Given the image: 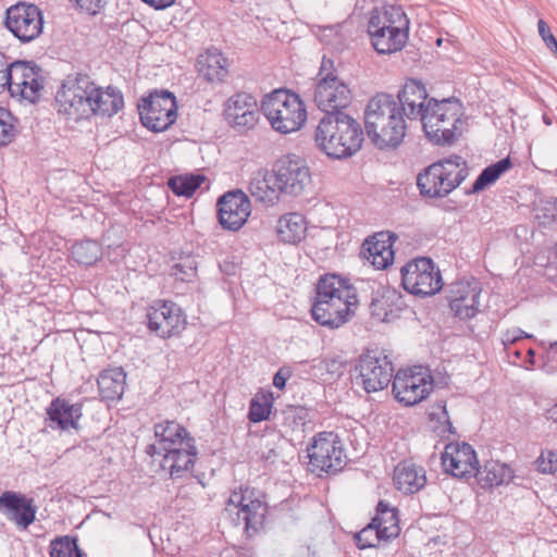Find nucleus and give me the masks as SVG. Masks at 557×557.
Listing matches in <instances>:
<instances>
[{
    "mask_svg": "<svg viewBox=\"0 0 557 557\" xmlns=\"http://www.w3.org/2000/svg\"><path fill=\"white\" fill-rule=\"evenodd\" d=\"M548 419H552L554 422H557V403L547 410Z\"/></svg>",
    "mask_w": 557,
    "mask_h": 557,
    "instance_id": "nucleus-56",
    "label": "nucleus"
},
{
    "mask_svg": "<svg viewBox=\"0 0 557 557\" xmlns=\"http://www.w3.org/2000/svg\"><path fill=\"white\" fill-rule=\"evenodd\" d=\"M396 239L397 235L393 232H377L363 242L360 256L376 270H385L394 262L393 244Z\"/></svg>",
    "mask_w": 557,
    "mask_h": 557,
    "instance_id": "nucleus-24",
    "label": "nucleus"
},
{
    "mask_svg": "<svg viewBox=\"0 0 557 557\" xmlns=\"http://www.w3.org/2000/svg\"><path fill=\"white\" fill-rule=\"evenodd\" d=\"M312 319L322 326L337 329L348 317V278L334 273L320 277L311 306Z\"/></svg>",
    "mask_w": 557,
    "mask_h": 557,
    "instance_id": "nucleus-6",
    "label": "nucleus"
},
{
    "mask_svg": "<svg viewBox=\"0 0 557 557\" xmlns=\"http://www.w3.org/2000/svg\"><path fill=\"white\" fill-rule=\"evenodd\" d=\"M556 55H557V53H556Z\"/></svg>",
    "mask_w": 557,
    "mask_h": 557,
    "instance_id": "nucleus-62",
    "label": "nucleus"
},
{
    "mask_svg": "<svg viewBox=\"0 0 557 557\" xmlns=\"http://www.w3.org/2000/svg\"><path fill=\"white\" fill-rule=\"evenodd\" d=\"M481 286L478 282H455L450 285L448 301L455 317L470 320L480 312Z\"/></svg>",
    "mask_w": 557,
    "mask_h": 557,
    "instance_id": "nucleus-23",
    "label": "nucleus"
},
{
    "mask_svg": "<svg viewBox=\"0 0 557 557\" xmlns=\"http://www.w3.org/2000/svg\"><path fill=\"white\" fill-rule=\"evenodd\" d=\"M352 290H354V287L350 284V296H349L350 307L357 304V298H356V295L352 293Z\"/></svg>",
    "mask_w": 557,
    "mask_h": 557,
    "instance_id": "nucleus-59",
    "label": "nucleus"
},
{
    "mask_svg": "<svg viewBox=\"0 0 557 557\" xmlns=\"http://www.w3.org/2000/svg\"><path fill=\"white\" fill-rule=\"evenodd\" d=\"M379 528L372 521L366 525L362 530L357 532L354 537L356 545L360 549L376 547L381 542H389L386 536H383L379 532Z\"/></svg>",
    "mask_w": 557,
    "mask_h": 557,
    "instance_id": "nucleus-42",
    "label": "nucleus"
},
{
    "mask_svg": "<svg viewBox=\"0 0 557 557\" xmlns=\"http://www.w3.org/2000/svg\"><path fill=\"white\" fill-rule=\"evenodd\" d=\"M10 70H7V67H2V64H0V94L7 88V85L10 83Z\"/></svg>",
    "mask_w": 557,
    "mask_h": 557,
    "instance_id": "nucleus-53",
    "label": "nucleus"
},
{
    "mask_svg": "<svg viewBox=\"0 0 557 557\" xmlns=\"http://www.w3.org/2000/svg\"><path fill=\"white\" fill-rule=\"evenodd\" d=\"M196 66L199 75L210 83H222L228 74L227 59L215 48L199 54Z\"/></svg>",
    "mask_w": 557,
    "mask_h": 557,
    "instance_id": "nucleus-29",
    "label": "nucleus"
},
{
    "mask_svg": "<svg viewBox=\"0 0 557 557\" xmlns=\"http://www.w3.org/2000/svg\"><path fill=\"white\" fill-rule=\"evenodd\" d=\"M469 168L462 157L451 154L428 165L417 176V186L424 198L448 196L468 177Z\"/></svg>",
    "mask_w": 557,
    "mask_h": 557,
    "instance_id": "nucleus-7",
    "label": "nucleus"
},
{
    "mask_svg": "<svg viewBox=\"0 0 557 557\" xmlns=\"http://www.w3.org/2000/svg\"><path fill=\"white\" fill-rule=\"evenodd\" d=\"M521 351L518 349H510V354L508 355V358H510V362L517 363L520 359Z\"/></svg>",
    "mask_w": 557,
    "mask_h": 557,
    "instance_id": "nucleus-55",
    "label": "nucleus"
},
{
    "mask_svg": "<svg viewBox=\"0 0 557 557\" xmlns=\"http://www.w3.org/2000/svg\"><path fill=\"white\" fill-rule=\"evenodd\" d=\"M154 443L146 453L160 462L171 479L184 478L195 466L198 450L195 438L180 423L163 421L154 425Z\"/></svg>",
    "mask_w": 557,
    "mask_h": 557,
    "instance_id": "nucleus-2",
    "label": "nucleus"
},
{
    "mask_svg": "<svg viewBox=\"0 0 557 557\" xmlns=\"http://www.w3.org/2000/svg\"><path fill=\"white\" fill-rule=\"evenodd\" d=\"M250 212V200L242 190L228 191L218 201L219 222L225 230H239L246 223Z\"/></svg>",
    "mask_w": 557,
    "mask_h": 557,
    "instance_id": "nucleus-22",
    "label": "nucleus"
},
{
    "mask_svg": "<svg viewBox=\"0 0 557 557\" xmlns=\"http://www.w3.org/2000/svg\"><path fill=\"white\" fill-rule=\"evenodd\" d=\"M99 394L104 400H117L126 386V373L122 368L103 370L97 379Z\"/></svg>",
    "mask_w": 557,
    "mask_h": 557,
    "instance_id": "nucleus-32",
    "label": "nucleus"
},
{
    "mask_svg": "<svg viewBox=\"0 0 557 557\" xmlns=\"http://www.w3.org/2000/svg\"><path fill=\"white\" fill-rule=\"evenodd\" d=\"M433 387V376L429 369L416 366L394 374L392 392L400 404L413 406L425 399Z\"/></svg>",
    "mask_w": 557,
    "mask_h": 557,
    "instance_id": "nucleus-14",
    "label": "nucleus"
},
{
    "mask_svg": "<svg viewBox=\"0 0 557 557\" xmlns=\"http://www.w3.org/2000/svg\"><path fill=\"white\" fill-rule=\"evenodd\" d=\"M71 253L75 262L82 265H92L102 256L100 244L92 239L76 242L71 249Z\"/></svg>",
    "mask_w": 557,
    "mask_h": 557,
    "instance_id": "nucleus-37",
    "label": "nucleus"
},
{
    "mask_svg": "<svg viewBox=\"0 0 557 557\" xmlns=\"http://www.w3.org/2000/svg\"><path fill=\"white\" fill-rule=\"evenodd\" d=\"M356 369L359 371L357 383L367 393L387 387L395 372L391 355L382 348L367 349L360 356Z\"/></svg>",
    "mask_w": 557,
    "mask_h": 557,
    "instance_id": "nucleus-12",
    "label": "nucleus"
},
{
    "mask_svg": "<svg viewBox=\"0 0 557 557\" xmlns=\"http://www.w3.org/2000/svg\"><path fill=\"white\" fill-rule=\"evenodd\" d=\"M272 394L259 393L251 400L249 405L248 419L250 422L258 423L269 419L272 408Z\"/></svg>",
    "mask_w": 557,
    "mask_h": 557,
    "instance_id": "nucleus-40",
    "label": "nucleus"
},
{
    "mask_svg": "<svg viewBox=\"0 0 557 557\" xmlns=\"http://www.w3.org/2000/svg\"><path fill=\"white\" fill-rule=\"evenodd\" d=\"M88 90L92 115L112 116L124 106L122 94L111 86L102 88L91 81V86Z\"/></svg>",
    "mask_w": 557,
    "mask_h": 557,
    "instance_id": "nucleus-27",
    "label": "nucleus"
},
{
    "mask_svg": "<svg viewBox=\"0 0 557 557\" xmlns=\"http://www.w3.org/2000/svg\"><path fill=\"white\" fill-rule=\"evenodd\" d=\"M17 134V119L0 107V148L10 145Z\"/></svg>",
    "mask_w": 557,
    "mask_h": 557,
    "instance_id": "nucleus-43",
    "label": "nucleus"
},
{
    "mask_svg": "<svg viewBox=\"0 0 557 557\" xmlns=\"http://www.w3.org/2000/svg\"><path fill=\"white\" fill-rule=\"evenodd\" d=\"M260 110L272 129L282 135L299 131L307 121L305 103L296 92L287 89H275L265 95Z\"/></svg>",
    "mask_w": 557,
    "mask_h": 557,
    "instance_id": "nucleus-8",
    "label": "nucleus"
},
{
    "mask_svg": "<svg viewBox=\"0 0 557 557\" xmlns=\"http://www.w3.org/2000/svg\"><path fill=\"white\" fill-rule=\"evenodd\" d=\"M284 440L280 435L265 436L262 438L261 457L269 463H275L282 457Z\"/></svg>",
    "mask_w": 557,
    "mask_h": 557,
    "instance_id": "nucleus-44",
    "label": "nucleus"
},
{
    "mask_svg": "<svg viewBox=\"0 0 557 557\" xmlns=\"http://www.w3.org/2000/svg\"><path fill=\"white\" fill-rule=\"evenodd\" d=\"M372 314L380 320L388 322L398 315L405 307L403 296L396 290H387L381 298L371 304Z\"/></svg>",
    "mask_w": 557,
    "mask_h": 557,
    "instance_id": "nucleus-36",
    "label": "nucleus"
},
{
    "mask_svg": "<svg viewBox=\"0 0 557 557\" xmlns=\"http://www.w3.org/2000/svg\"><path fill=\"white\" fill-rule=\"evenodd\" d=\"M401 285L408 293L429 297L443 287L440 269L428 257H418L408 261L401 269Z\"/></svg>",
    "mask_w": 557,
    "mask_h": 557,
    "instance_id": "nucleus-11",
    "label": "nucleus"
},
{
    "mask_svg": "<svg viewBox=\"0 0 557 557\" xmlns=\"http://www.w3.org/2000/svg\"><path fill=\"white\" fill-rule=\"evenodd\" d=\"M364 143V132L360 123L350 117V157L358 152Z\"/></svg>",
    "mask_w": 557,
    "mask_h": 557,
    "instance_id": "nucleus-48",
    "label": "nucleus"
},
{
    "mask_svg": "<svg viewBox=\"0 0 557 557\" xmlns=\"http://www.w3.org/2000/svg\"><path fill=\"white\" fill-rule=\"evenodd\" d=\"M529 337H531V335L527 334L525 332H523L520 329H512V330H508L507 332H505L502 337V343L504 345V348H505L507 355L510 354V349L513 344H516L519 339L529 338Z\"/></svg>",
    "mask_w": 557,
    "mask_h": 557,
    "instance_id": "nucleus-50",
    "label": "nucleus"
},
{
    "mask_svg": "<svg viewBox=\"0 0 557 557\" xmlns=\"http://www.w3.org/2000/svg\"><path fill=\"white\" fill-rule=\"evenodd\" d=\"M4 25L21 42H30L42 33V12L36 4L17 2L7 9Z\"/></svg>",
    "mask_w": 557,
    "mask_h": 557,
    "instance_id": "nucleus-16",
    "label": "nucleus"
},
{
    "mask_svg": "<svg viewBox=\"0 0 557 557\" xmlns=\"http://www.w3.org/2000/svg\"><path fill=\"white\" fill-rule=\"evenodd\" d=\"M91 79L86 74L69 75L55 95V107L66 119L78 122L92 115L89 102Z\"/></svg>",
    "mask_w": 557,
    "mask_h": 557,
    "instance_id": "nucleus-10",
    "label": "nucleus"
},
{
    "mask_svg": "<svg viewBox=\"0 0 557 557\" xmlns=\"http://www.w3.org/2000/svg\"><path fill=\"white\" fill-rule=\"evenodd\" d=\"M308 457L310 470L318 476L322 473L336 474L347 465L345 449L333 432L320 433L314 437L308 448Z\"/></svg>",
    "mask_w": 557,
    "mask_h": 557,
    "instance_id": "nucleus-13",
    "label": "nucleus"
},
{
    "mask_svg": "<svg viewBox=\"0 0 557 557\" xmlns=\"http://www.w3.org/2000/svg\"><path fill=\"white\" fill-rule=\"evenodd\" d=\"M409 26L410 21L401 7L385 5L370 12L367 33L379 54H392L406 46Z\"/></svg>",
    "mask_w": 557,
    "mask_h": 557,
    "instance_id": "nucleus-5",
    "label": "nucleus"
},
{
    "mask_svg": "<svg viewBox=\"0 0 557 557\" xmlns=\"http://www.w3.org/2000/svg\"><path fill=\"white\" fill-rule=\"evenodd\" d=\"M534 463L539 472L554 473L557 471V455L553 451L542 453Z\"/></svg>",
    "mask_w": 557,
    "mask_h": 557,
    "instance_id": "nucleus-47",
    "label": "nucleus"
},
{
    "mask_svg": "<svg viewBox=\"0 0 557 557\" xmlns=\"http://www.w3.org/2000/svg\"><path fill=\"white\" fill-rule=\"evenodd\" d=\"M379 528L380 534L386 536L388 541L395 539L400 533L399 518L396 508L389 506L385 500H380L376 506L374 517L371 519Z\"/></svg>",
    "mask_w": 557,
    "mask_h": 557,
    "instance_id": "nucleus-35",
    "label": "nucleus"
},
{
    "mask_svg": "<svg viewBox=\"0 0 557 557\" xmlns=\"http://www.w3.org/2000/svg\"><path fill=\"white\" fill-rule=\"evenodd\" d=\"M528 356H529V363L530 364H533L534 363V356H535V352L532 348H530L528 350Z\"/></svg>",
    "mask_w": 557,
    "mask_h": 557,
    "instance_id": "nucleus-60",
    "label": "nucleus"
},
{
    "mask_svg": "<svg viewBox=\"0 0 557 557\" xmlns=\"http://www.w3.org/2000/svg\"><path fill=\"white\" fill-rule=\"evenodd\" d=\"M148 327L160 337L180 334L186 324L182 309L173 301L159 300L147 311Z\"/></svg>",
    "mask_w": 557,
    "mask_h": 557,
    "instance_id": "nucleus-19",
    "label": "nucleus"
},
{
    "mask_svg": "<svg viewBox=\"0 0 557 557\" xmlns=\"http://www.w3.org/2000/svg\"><path fill=\"white\" fill-rule=\"evenodd\" d=\"M283 425L290 430L304 426L308 420V411L300 406H288L282 412Z\"/></svg>",
    "mask_w": 557,
    "mask_h": 557,
    "instance_id": "nucleus-46",
    "label": "nucleus"
},
{
    "mask_svg": "<svg viewBox=\"0 0 557 557\" xmlns=\"http://www.w3.org/2000/svg\"><path fill=\"white\" fill-rule=\"evenodd\" d=\"M10 83L7 85L10 94L34 103L41 95L45 84L42 70L32 62H14L10 67Z\"/></svg>",
    "mask_w": 557,
    "mask_h": 557,
    "instance_id": "nucleus-18",
    "label": "nucleus"
},
{
    "mask_svg": "<svg viewBox=\"0 0 557 557\" xmlns=\"http://www.w3.org/2000/svg\"><path fill=\"white\" fill-rule=\"evenodd\" d=\"M10 70H7V67H2V64H0V94L7 88V85L10 83Z\"/></svg>",
    "mask_w": 557,
    "mask_h": 557,
    "instance_id": "nucleus-54",
    "label": "nucleus"
},
{
    "mask_svg": "<svg viewBox=\"0 0 557 557\" xmlns=\"http://www.w3.org/2000/svg\"><path fill=\"white\" fill-rule=\"evenodd\" d=\"M51 557H83L84 554L77 545L76 539L63 536L55 539L50 544Z\"/></svg>",
    "mask_w": 557,
    "mask_h": 557,
    "instance_id": "nucleus-41",
    "label": "nucleus"
},
{
    "mask_svg": "<svg viewBox=\"0 0 557 557\" xmlns=\"http://www.w3.org/2000/svg\"><path fill=\"white\" fill-rule=\"evenodd\" d=\"M443 413V416L448 419V412H447V409H446V401L445 400H440L436 403L435 405Z\"/></svg>",
    "mask_w": 557,
    "mask_h": 557,
    "instance_id": "nucleus-57",
    "label": "nucleus"
},
{
    "mask_svg": "<svg viewBox=\"0 0 557 557\" xmlns=\"http://www.w3.org/2000/svg\"><path fill=\"white\" fill-rule=\"evenodd\" d=\"M145 3L154 8L156 10H163L171 7L175 0H143Z\"/></svg>",
    "mask_w": 557,
    "mask_h": 557,
    "instance_id": "nucleus-52",
    "label": "nucleus"
},
{
    "mask_svg": "<svg viewBox=\"0 0 557 557\" xmlns=\"http://www.w3.org/2000/svg\"><path fill=\"white\" fill-rule=\"evenodd\" d=\"M276 232L282 242L297 244L306 236V219L297 212L286 213L278 219Z\"/></svg>",
    "mask_w": 557,
    "mask_h": 557,
    "instance_id": "nucleus-34",
    "label": "nucleus"
},
{
    "mask_svg": "<svg viewBox=\"0 0 557 557\" xmlns=\"http://www.w3.org/2000/svg\"><path fill=\"white\" fill-rule=\"evenodd\" d=\"M0 511L18 528L27 529L36 519L37 507L33 498L7 491L0 495Z\"/></svg>",
    "mask_w": 557,
    "mask_h": 557,
    "instance_id": "nucleus-25",
    "label": "nucleus"
},
{
    "mask_svg": "<svg viewBox=\"0 0 557 557\" xmlns=\"http://www.w3.org/2000/svg\"><path fill=\"white\" fill-rule=\"evenodd\" d=\"M396 103L403 108V114L408 120H421L426 108L428 92L423 84L416 79H408L395 97Z\"/></svg>",
    "mask_w": 557,
    "mask_h": 557,
    "instance_id": "nucleus-26",
    "label": "nucleus"
},
{
    "mask_svg": "<svg viewBox=\"0 0 557 557\" xmlns=\"http://www.w3.org/2000/svg\"><path fill=\"white\" fill-rule=\"evenodd\" d=\"M313 101L325 112L314 133L317 146L330 159L348 158V84L331 58L323 57L314 77Z\"/></svg>",
    "mask_w": 557,
    "mask_h": 557,
    "instance_id": "nucleus-1",
    "label": "nucleus"
},
{
    "mask_svg": "<svg viewBox=\"0 0 557 557\" xmlns=\"http://www.w3.org/2000/svg\"><path fill=\"white\" fill-rule=\"evenodd\" d=\"M473 478H476L478 484L482 488L490 490L494 486L508 484L513 478V471L506 463L488 460L482 468L478 466V473Z\"/></svg>",
    "mask_w": 557,
    "mask_h": 557,
    "instance_id": "nucleus-31",
    "label": "nucleus"
},
{
    "mask_svg": "<svg viewBox=\"0 0 557 557\" xmlns=\"http://www.w3.org/2000/svg\"><path fill=\"white\" fill-rule=\"evenodd\" d=\"M225 512L235 525L244 524L247 536L252 537L263 525L267 506L255 488L240 486L231 492Z\"/></svg>",
    "mask_w": 557,
    "mask_h": 557,
    "instance_id": "nucleus-9",
    "label": "nucleus"
},
{
    "mask_svg": "<svg viewBox=\"0 0 557 557\" xmlns=\"http://www.w3.org/2000/svg\"><path fill=\"white\" fill-rule=\"evenodd\" d=\"M539 35L542 40L545 42L546 47L554 53H557V40L555 36L552 34L549 26L544 20H539L537 22Z\"/></svg>",
    "mask_w": 557,
    "mask_h": 557,
    "instance_id": "nucleus-49",
    "label": "nucleus"
},
{
    "mask_svg": "<svg viewBox=\"0 0 557 557\" xmlns=\"http://www.w3.org/2000/svg\"><path fill=\"white\" fill-rule=\"evenodd\" d=\"M406 117L395 96L377 92L369 100L363 112L370 143L381 151L397 150L407 135Z\"/></svg>",
    "mask_w": 557,
    "mask_h": 557,
    "instance_id": "nucleus-3",
    "label": "nucleus"
},
{
    "mask_svg": "<svg viewBox=\"0 0 557 557\" xmlns=\"http://www.w3.org/2000/svg\"><path fill=\"white\" fill-rule=\"evenodd\" d=\"M393 480L398 491L413 494L425 486L426 473L423 467L404 460L396 466Z\"/></svg>",
    "mask_w": 557,
    "mask_h": 557,
    "instance_id": "nucleus-28",
    "label": "nucleus"
},
{
    "mask_svg": "<svg viewBox=\"0 0 557 557\" xmlns=\"http://www.w3.org/2000/svg\"><path fill=\"white\" fill-rule=\"evenodd\" d=\"M420 120L425 137L435 146L454 145L466 124L465 108L456 97L438 100L430 98Z\"/></svg>",
    "mask_w": 557,
    "mask_h": 557,
    "instance_id": "nucleus-4",
    "label": "nucleus"
},
{
    "mask_svg": "<svg viewBox=\"0 0 557 557\" xmlns=\"http://www.w3.org/2000/svg\"><path fill=\"white\" fill-rule=\"evenodd\" d=\"M272 170L284 194L298 196L311 183L309 166L306 160L297 154L281 157Z\"/></svg>",
    "mask_w": 557,
    "mask_h": 557,
    "instance_id": "nucleus-17",
    "label": "nucleus"
},
{
    "mask_svg": "<svg viewBox=\"0 0 557 557\" xmlns=\"http://www.w3.org/2000/svg\"><path fill=\"white\" fill-rule=\"evenodd\" d=\"M256 99L248 94H237L227 101L224 114L236 132L244 134L256 127L260 120Z\"/></svg>",
    "mask_w": 557,
    "mask_h": 557,
    "instance_id": "nucleus-21",
    "label": "nucleus"
},
{
    "mask_svg": "<svg viewBox=\"0 0 557 557\" xmlns=\"http://www.w3.org/2000/svg\"><path fill=\"white\" fill-rule=\"evenodd\" d=\"M138 111L145 127L156 133L163 132L176 121V98L168 90H156L149 97L141 99Z\"/></svg>",
    "mask_w": 557,
    "mask_h": 557,
    "instance_id": "nucleus-15",
    "label": "nucleus"
},
{
    "mask_svg": "<svg viewBox=\"0 0 557 557\" xmlns=\"http://www.w3.org/2000/svg\"><path fill=\"white\" fill-rule=\"evenodd\" d=\"M441 460L444 471L455 478L469 479L478 473L479 460L475 450L468 443L447 444Z\"/></svg>",
    "mask_w": 557,
    "mask_h": 557,
    "instance_id": "nucleus-20",
    "label": "nucleus"
},
{
    "mask_svg": "<svg viewBox=\"0 0 557 557\" xmlns=\"http://www.w3.org/2000/svg\"><path fill=\"white\" fill-rule=\"evenodd\" d=\"M205 180L206 176L203 174H182L172 176L168 185L175 195L190 197Z\"/></svg>",
    "mask_w": 557,
    "mask_h": 557,
    "instance_id": "nucleus-39",
    "label": "nucleus"
},
{
    "mask_svg": "<svg viewBox=\"0 0 557 557\" xmlns=\"http://www.w3.org/2000/svg\"><path fill=\"white\" fill-rule=\"evenodd\" d=\"M249 191L257 201L265 206H273L278 201L280 195L284 194L273 170L257 173L249 183Z\"/></svg>",
    "mask_w": 557,
    "mask_h": 557,
    "instance_id": "nucleus-30",
    "label": "nucleus"
},
{
    "mask_svg": "<svg viewBox=\"0 0 557 557\" xmlns=\"http://www.w3.org/2000/svg\"><path fill=\"white\" fill-rule=\"evenodd\" d=\"M47 414L51 423H54L61 430H66L70 426L76 428V420L82 416V406L55 398L48 407Z\"/></svg>",
    "mask_w": 557,
    "mask_h": 557,
    "instance_id": "nucleus-33",
    "label": "nucleus"
},
{
    "mask_svg": "<svg viewBox=\"0 0 557 557\" xmlns=\"http://www.w3.org/2000/svg\"><path fill=\"white\" fill-rule=\"evenodd\" d=\"M441 42H442V39H437L436 44L441 45Z\"/></svg>",
    "mask_w": 557,
    "mask_h": 557,
    "instance_id": "nucleus-61",
    "label": "nucleus"
},
{
    "mask_svg": "<svg viewBox=\"0 0 557 557\" xmlns=\"http://www.w3.org/2000/svg\"><path fill=\"white\" fill-rule=\"evenodd\" d=\"M289 376L290 372L288 370L280 369L273 376V385L278 389H283Z\"/></svg>",
    "mask_w": 557,
    "mask_h": 557,
    "instance_id": "nucleus-51",
    "label": "nucleus"
},
{
    "mask_svg": "<svg viewBox=\"0 0 557 557\" xmlns=\"http://www.w3.org/2000/svg\"><path fill=\"white\" fill-rule=\"evenodd\" d=\"M196 273V261L191 257L182 258L171 268V275L181 282H190Z\"/></svg>",
    "mask_w": 557,
    "mask_h": 557,
    "instance_id": "nucleus-45",
    "label": "nucleus"
},
{
    "mask_svg": "<svg viewBox=\"0 0 557 557\" xmlns=\"http://www.w3.org/2000/svg\"><path fill=\"white\" fill-rule=\"evenodd\" d=\"M0 64H2V67H7V70H10L11 63L9 62L7 55L0 51Z\"/></svg>",
    "mask_w": 557,
    "mask_h": 557,
    "instance_id": "nucleus-58",
    "label": "nucleus"
},
{
    "mask_svg": "<svg viewBox=\"0 0 557 557\" xmlns=\"http://www.w3.org/2000/svg\"><path fill=\"white\" fill-rule=\"evenodd\" d=\"M511 160L509 157H507L486 166L473 183L471 193H480L485 187L496 182L505 172L511 168Z\"/></svg>",
    "mask_w": 557,
    "mask_h": 557,
    "instance_id": "nucleus-38",
    "label": "nucleus"
}]
</instances>
